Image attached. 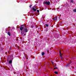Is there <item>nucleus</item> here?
<instances>
[{
    "instance_id": "obj_11",
    "label": "nucleus",
    "mask_w": 76,
    "mask_h": 76,
    "mask_svg": "<svg viewBox=\"0 0 76 76\" xmlns=\"http://www.w3.org/2000/svg\"><path fill=\"white\" fill-rule=\"evenodd\" d=\"M44 54H45V53H44V52H42V56H44Z\"/></svg>"
},
{
    "instance_id": "obj_13",
    "label": "nucleus",
    "mask_w": 76,
    "mask_h": 76,
    "mask_svg": "<svg viewBox=\"0 0 76 76\" xmlns=\"http://www.w3.org/2000/svg\"><path fill=\"white\" fill-rule=\"evenodd\" d=\"M54 73L55 74H58V72L57 71H55L54 72Z\"/></svg>"
},
{
    "instance_id": "obj_14",
    "label": "nucleus",
    "mask_w": 76,
    "mask_h": 76,
    "mask_svg": "<svg viewBox=\"0 0 76 76\" xmlns=\"http://www.w3.org/2000/svg\"><path fill=\"white\" fill-rule=\"evenodd\" d=\"M34 25H32L31 26V28H34Z\"/></svg>"
},
{
    "instance_id": "obj_22",
    "label": "nucleus",
    "mask_w": 76,
    "mask_h": 76,
    "mask_svg": "<svg viewBox=\"0 0 76 76\" xmlns=\"http://www.w3.org/2000/svg\"><path fill=\"white\" fill-rule=\"evenodd\" d=\"M52 63L53 64H54V62H52Z\"/></svg>"
},
{
    "instance_id": "obj_10",
    "label": "nucleus",
    "mask_w": 76,
    "mask_h": 76,
    "mask_svg": "<svg viewBox=\"0 0 76 76\" xmlns=\"http://www.w3.org/2000/svg\"><path fill=\"white\" fill-rule=\"evenodd\" d=\"M12 63V61L10 60L9 61V63H10V64H11V63Z\"/></svg>"
},
{
    "instance_id": "obj_23",
    "label": "nucleus",
    "mask_w": 76,
    "mask_h": 76,
    "mask_svg": "<svg viewBox=\"0 0 76 76\" xmlns=\"http://www.w3.org/2000/svg\"><path fill=\"white\" fill-rule=\"evenodd\" d=\"M24 0H21V1H24Z\"/></svg>"
},
{
    "instance_id": "obj_18",
    "label": "nucleus",
    "mask_w": 76,
    "mask_h": 76,
    "mask_svg": "<svg viewBox=\"0 0 76 76\" xmlns=\"http://www.w3.org/2000/svg\"><path fill=\"white\" fill-rule=\"evenodd\" d=\"M70 2H71V3H73V0H72L70 1Z\"/></svg>"
},
{
    "instance_id": "obj_9",
    "label": "nucleus",
    "mask_w": 76,
    "mask_h": 76,
    "mask_svg": "<svg viewBox=\"0 0 76 76\" xmlns=\"http://www.w3.org/2000/svg\"><path fill=\"white\" fill-rule=\"evenodd\" d=\"M45 26L46 27H48V26H49L48 25V24H45Z\"/></svg>"
},
{
    "instance_id": "obj_8",
    "label": "nucleus",
    "mask_w": 76,
    "mask_h": 76,
    "mask_svg": "<svg viewBox=\"0 0 76 76\" xmlns=\"http://www.w3.org/2000/svg\"><path fill=\"white\" fill-rule=\"evenodd\" d=\"M45 32H47L48 31V28H45Z\"/></svg>"
},
{
    "instance_id": "obj_6",
    "label": "nucleus",
    "mask_w": 76,
    "mask_h": 76,
    "mask_svg": "<svg viewBox=\"0 0 76 76\" xmlns=\"http://www.w3.org/2000/svg\"><path fill=\"white\" fill-rule=\"evenodd\" d=\"M7 34L8 35H9V36H10L11 35H10V32H7Z\"/></svg>"
},
{
    "instance_id": "obj_2",
    "label": "nucleus",
    "mask_w": 76,
    "mask_h": 76,
    "mask_svg": "<svg viewBox=\"0 0 76 76\" xmlns=\"http://www.w3.org/2000/svg\"><path fill=\"white\" fill-rule=\"evenodd\" d=\"M45 4H47L48 6H49L50 4V1H45L44 2Z\"/></svg>"
},
{
    "instance_id": "obj_21",
    "label": "nucleus",
    "mask_w": 76,
    "mask_h": 76,
    "mask_svg": "<svg viewBox=\"0 0 76 76\" xmlns=\"http://www.w3.org/2000/svg\"><path fill=\"white\" fill-rule=\"evenodd\" d=\"M57 69V68L56 67V68H54V69Z\"/></svg>"
},
{
    "instance_id": "obj_24",
    "label": "nucleus",
    "mask_w": 76,
    "mask_h": 76,
    "mask_svg": "<svg viewBox=\"0 0 76 76\" xmlns=\"http://www.w3.org/2000/svg\"><path fill=\"white\" fill-rule=\"evenodd\" d=\"M76 41H74V43H75V42H76Z\"/></svg>"
},
{
    "instance_id": "obj_4",
    "label": "nucleus",
    "mask_w": 76,
    "mask_h": 76,
    "mask_svg": "<svg viewBox=\"0 0 76 76\" xmlns=\"http://www.w3.org/2000/svg\"><path fill=\"white\" fill-rule=\"evenodd\" d=\"M23 29H24V27H20V29L21 30V32L22 33V31H23Z\"/></svg>"
},
{
    "instance_id": "obj_19",
    "label": "nucleus",
    "mask_w": 76,
    "mask_h": 76,
    "mask_svg": "<svg viewBox=\"0 0 76 76\" xmlns=\"http://www.w3.org/2000/svg\"><path fill=\"white\" fill-rule=\"evenodd\" d=\"M29 7L30 8H31V7H32V5H31L29 6Z\"/></svg>"
},
{
    "instance_id": "obj_25",
    "label": "nucleus",
    "mask_w": 76,
    "mask_h": 76,
    "mask_svg": "<svg viewBox=\"0 0 76 76\" xmlns=\"http://www.w3.org/2000/svg\"><path fill=\"white\" fill-rule=\"evenodd\" d=\"M7 28L6 29V31H7Z\"/></svg>"
},
{
    "instance_id": "obj_20",
    "label": "nucleus",
    "mask_w": 76,
    "mask_h": 76,
    "mask_svg": "<svg viewBox=\"0 0 76 76\" xmlns=\"http://www.w3.org/2000/svg\"><path fill=\"white\" fill-rule=\"evenodd\" d=\"M37 12H39V10H37Z\"/></svg>"
},
{
    "instance_id": "obj_7",
    "label": "nucleus",
    "mask_w": 76,
    "mask_h": 76,
    "mask_svg": "<svg viewBox=\"0 0 76 76\" xmlns=\"http://www.w3.org/2000/svg\"><path fill=\"white\" fill-rule=\"evenodd\" d=\"M60 55V57H61V58H62V57L61 56V53L60 52H59Z\"/></svg>"
},
{
    "instance_id": "obj_26",
    "label": "nucleus",
    "mask_w": 76,
    "mask_h": 76,
    "mask_svg": "<svg viewBox=\"0 0 76 76\" xmlns=\"http://www.w3.org/2000/svg\"><path fill=\"white\" fill-rule=\"evenodd\" d=\"M8 28H10V27H8Z\"/></svg>"
},
{
    "instance_id": "obj_5",
    "label": "nucleus",
    "mask_w": 76,
    "mask_h": 76,
    "mask_svg": "<svg viewBox=\"0 0 76 76\" xmlns=\"http://www.w3.org/2000/svg\"><path fill=\"white\" fill-rule=\"evenodd\" d=\"M71 64V62L69 63L68 64H67L65 66L66 67H68L69 66H70V64Z\"/></svg>"
},
{
    "instance_id": "obj_12",
    "label": "nucleus",
    "mask_w": 76,
    "mask_h": 76,
    "mask_svg": "<svg viewBox=\"0 0 76 76\" xmlns=\"http://www.w3.org/2000/svg\"><path fill=\"white\" fill-rule=\"evenodd\" d=\"M73 12H76V9H74Z\"/></svg>"
},
{
    "instance_id": "obj_17",
    "label": "nucleus",
    "mask_w": 76,
    "mask_h": 76,
    "mask_svg": "<svg viewBox=\"0 0 76 76\" xmlns=\"http://www.w3.org/2000/svg\"><path fill=\"white\" fill-rule=\"evenodd\" d=\"M21 26H23V28H25V26H24L23 25H22Z\"/></svg>"
},
{
    "instance_id": "obj_1",
    "label": "nucleus",
    "mask_w": 76,
    "mask_h": 76,
    "mask_svg": "<svg viewBox=\"0 0 76 76\" xmlns=\"http://www.w3.org/2000/svg\"><path fill=\"white\" fill-rule=\"evenodd\" d=\"M25 28H24L23 29V31H22V34H24V35H26V32H28V28H27L25 27Z\"/></svg>"
},
{
    "instance_id": "obj_28",
    "label": "nucleus",
    "mask_w": 76,
    "mask_h": 76,
    "mask_svg": "<svg viewBox=\"0 0 76 76\" xmlns=\"http://www.w3.org/2000/svg\"><path fill=\"white\" fill-rule=\"evenodd\" d=\"M60 16H61V15H60Z\"/></svg>"
},
{
    "instance_id": "obj_15",
    "label": "nucleus",
    "mask_w": 76,
    "mask_h": 76,
    "mask_svg": "<svg viewBox=\"0 0 76 76\" xmlns=\"http://www.w3.org/2000/svg\"><path fill=\"white\" fill-rule=\"evenodd\" d=\"M11 59H13V55H11Z\"/></svg>"
},
{
    "instance_id": "obj_3",
    "label": "nucleus",
    "mask_w": 76,
    "mask_h": 76,
    "mask_svg": "<svg viewBox=\"0 0 76 76\" xmlns=\"http://www.w3.org/2000/svg\"><path fill=\"white\" fill-rule=\"evenodd\" d=\"M31 9H32V10H33L34 11H35L37 10V9L36 8V7H32L31 8Z\"/></svg>"
},
{
    "instance_id": "obj_16",
    "label": "nucleus",
    "mask_w": 76,
    "mask_h": 76,
    "mask_svg": "<svg viewBox=\"0 0 76 76\" xmlns=\"http://www.w3.org/2000/svg\"><path fill=\"white\" fill-rule=\"evenodd\" d=\"M55 20L56 21L57 20V17L55 18Z\"/></svg>"
},
{
    "instance_id": "obj_27",
    "label": "nucleus",
    "mask_w": 76,
    "mask_h": 76,
    "mask_svg": "<svg viewBox=\"0 0 76 76\" xmlns=\"http://www.w3.org/2000/svg\"><path fill=\"white\" fill-rule=\"evenodd\" d=\"M55 18L53 19V20H55Z\"/></svg>"
}]
</instances>
